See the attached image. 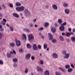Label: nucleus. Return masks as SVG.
Wrapping results in <instances>:
<instances>
[{
    "label": "nucleus",
    "mask_w": 75,
    "mask_h": 75,
    "mask_svg": "<svg viewBox=\"0 0 75 75\" xmlns=\"http://www.w3.org/2000/svg\"><path fill=\"white\" fill-rule=\"evenodd\" d=\"M25 13L27 16H29L31 15L30 12L28 9L25 10Z\"/></svg>",
    "instance_id": "2"
},
{
    "label": "nucleus",
    "mask_w": 75,
    "mask_h": 75,
    "mask_svg": "<svg viewBox=\"0 0 75 75\" xmlns=\"http://www.w3.org/2000/svg\"><path fill=\"white\" fill-rule=\"evenodd\" d=\"M23 31H25V32H27V33H30V29L27 28H23Z\"/></svg>",
    "instance_id": "13"
},
{
    "label": "nucleus",
    "mask_w": 75,
    "mask_h": 75,
    "mask_svg": "<svg viewBox=\"0 0 75 75\" xmlns=\"http://www.w3.org/2000/svg\"><path fill=\"white\" fill-rule=\"evenodd\" d=\"M28 37L29 38V40H31L34 39V36L32 34H30L28 35Z\"/></svg>",
    "instance_id": "3"
},
{
    "label": "nucleus",
    "mask_w": 75,
    "mask_h": 75,
    "mask_svg": "<svg viewBox=\"0 0 75 75\" xmlns=\"http://www.w3.org/2000/svg\"><path fill=\"white\" fill-rule=\"evenodd\" d=\"M31 54L30 53H28L26 54L25 57L26 59H30V57H31Z\"/></svg>",
    "instance_id": "5"
},
{
    "label": "nucleus",
    "mask_w": 75,
    "mask_h": 75,
    "mask_svg": "<svg viewBox=\"0 0 75 75\" xmlns=\"http://www.w3.org/2000/svg\"><path fill=\"white\" fill-rule=\"evenodd\" d=\"M10 47H14L15 46V44H14V43H10Z\"/></svg>",
    "instance_id": "20"
},
{
    "label": "nucleus",
    "mask_w": 75,
    "mask_h": 75,
    "mask_svg": "<svg viewBox=\"0 0 75 75\" xmlns=\"http://www.w3.org/2000/svg\"><path fill=\"white\" fill-rule=\"evenodd\" d=\"M2 24L3 25H6V23H5V22H2Z\"/></svg>",
    "instance_id": "55"
},
{
    "label": "nucleus",
    "mask_w": 75,
    "mask_h": 75,
    "mask_svg": "<svg viewBox=\"0 0 75 75\" xmlns=\"http://www.w3.org/2000/svg\"><path fill=\"white\" fill-rule=\"evenodd\" d=\"M71 35V33H68L66 34V36L67 37H69Z\"/></svg>",
    "instance_id": "29"
},
{
    "label": "nucleus",
    "mask_w": 75,
    "mask_h": 75,
    "mask_svg": "<svg viewBox=\"0 0 75 75\" xmlns=\"http://www.w3.org/2000/svg\"><path fill=\"white\" fill-rule=\"evenodd\" d=\"M59 69H60V70L62 71V72H65V70L62 67H59Z\"/></svg>",
    "instance_id": "24"
},
{
    "label": "nucleus",
    "mask_w": 75,
    "mask_h": 75,
    "mask_svg": "<svg viewBox=\"0 0 75 75\" xmlns=\"http://www.w3.org/2000/svg\"><path fill=\"white\" fill-rule=\"evenodd\" d=\"M71 40H72V41H73L74 42H75V37H72L71 38Z\"/></svg>",
    "instance_id": "35"
},
{
    "label": "nucleus",
    "mask_w": 75,
    "mask_h": 75,
    "mask_svg": "<svg viewBox=\"0 0 75 75\" xmlns=\"http://www.w3.org/2000/svg\"><path fill=\"white\" fill-rule=\"evenodd\" d=\"M55 75H61V73L58 72H56L55 73Z\"/></svg>",
    "instance_id": "25"
},
{
    "label": "nucleus",
    "mask_w": 75,
    "mask_h": 75,
    "mask_svg": "<svg viewBox=\"0 0 75 75\" xmlns=\"http://www.w3.org/2000/svg\"><path fill=\"white\" fill-rule=\"evenodd\" d=\"M13 53L15 55L16 54V52L14 50H13Z\"/></svg>",
    "instance_id": "53"
},
{
    "label": "nucleus",
    "mask_w": 75,
    "mask_h": 75,
    "mask_svg": "<svg viewBox=\"0 0 75 75\" xmlns=\"http://www.w3.org/2000/svg\"><path fill=\"white\" fill-rule=\"evenodd\" d=\"M28 69H27V68H25V74H27L28 73Z\"/></svg>",
    "instance_id": "26"
},
{
    "label": "nucleus",
    "mask_w": 75,
    "mask_h": 75,
    "mask_svg": "<svg viewBox=\"0 0 75 75\" xmlns=\"http://www.w3.org/2000/svg\"><path fill=\"white\" fill-rule=\"evenodd\" d=\"M67 25V22H64L62 25L64 26V25Z\"/></svg>",
    "instance_id": "41"
},
{
    "label": "nucleus",
    "mask_w": 75,
    "mask_h": 75,
    "mask_svg": "<svg viewBox=\"0 0 75 75\" xmlns=\"http://www.w3.org/2000/svg\"><path fill=\"white\" fill-rule=\"evenodd\" d=\"M50 50V48L49 47H47V51H48Z\"/></svg>",
    "instance_id": "64"
},
{
    "label": "nucleus",
    "mask_w": 75,
    "mask_h": 75,
    "mask_svg": "<svg viewBox=\"0 0 75 75\" xmlns=\"http://www.w3.org/2000/svg\"><path fill=\"white\" fill-rule=\"evenodd\" d=\"M52 42H57V40L55 39H53V40H52Z\"/></svg>",
    "instance_id": "44"
},
{
    "label": "nucleus",
    "mask_w": 75,
    "mask_h": 75,
    "mask_svg": "<svg viewBox=\"0 0 75 75\" xmlns=\"http://www.w3.org/2000/svg\"><path fill=\"white\" fill-rule=\"evenodd\" d=\"M33 50L35 51L36 50H38V47H33Z\"/></svg>",
    "instance_id": "37"
},
{
    "label": "nucleus",
    "mask_w": 75,
    "mask_h": 75,
    "mask_svg": "<svg viewBox=\"0 0 75 75\" xmlns=\"http://www.w3.org/2000/svg\"><path fill=\"white\" fill-rule=\"evenodd\" d=\"M2 7L3 8H6V6L4 5V4H2Z\"/></svg>",
    "instance_id": "45"
},
{
    "label": "nucleus",
    "mask_w": 75,
    "mask_h": 75,
    "mask_svg": "<svg viewBox=\"0 0 75 75\" xmlns=\"http://www.w3.org/2000/svg\"><path fill=\"white\" fill-rule=\"evenodd\" d=\"M65 68L66 69H68V68L69 69L70 68V65L68 64H66L65 66Z\"/></svg>",
    "instance_id": "19"
},
{
    "label": "nucleus",
    "mask_w": 75,
    "mask_h": 75,
    "mask_svg": "<svg viewBox=\"0 0 75 75\" xmlns=\"http://www.w3.org/2000/svg\"><path fill=\"white\" fill-rule=\"evenodd\" d=\"M44 30V28H38V30L39 31H41V30Z\"/></svg>",
    "instance_id": "42"
},
{
    "label": "nucleus",
    "mask_w": 75,
    "mask_h": 75,
    "mask_svg": "<svg viewBox=\"0 0 75 75\" xmlns=\"http://www.w3.org/2000/svg\"><path fill=\"white\" fill-rule=\"evenodd\" d=\"M48 36L49 37H50V38L49 39L50 40H52V39L53 38V37L52 36V35L50 33H49L48 34Z\"/></svg>",
    "instance_id": "11"
},
{
    "label": "nucleus",
    "mask_w": 75,
    "mask_h": 75,
    "mask_svg": "<svg viewBox=\"0 0 75 75\" xmlns=\"http://www.w3.org/2000/svg\"><path fill=\"white\" fill-rule=\"evenodd\" d=\"M37 69H38V71L39 72H42V71H43L42 69H41V68L39 67H37Z\"/></svg>",
    "instance_id": "14"
},
{
    "label": "nucleus",
    "mask_w": 75,
    "mask_h": 75,
    "mask_svg": "<svg viewBox=\"0 0 75 75\" xmlns=\"http://www.w3.org/2000/svg\"><path fill=\"white\" fill-rule=\"evenodd\" d=\"M22 36L23 37L25 40H27V36H26V35L24 33L22 34Z\"/></svg>",
    "instance_id": "23"
},
{
    "label": "nucleus",
    "mask_w": 75,
    "mask_h": 75,
    "mask_svg": "<svg viewBox=\"0 0 75 75\" xmlns=\"http://www.w3.org/2000/svg\"><path fill=\"white\" fill-rule=\"evenodd\" d=\"M69 54L68 53H66L65 54L64 56V57L65 59H68L69 58Z\"/></svg>",
    "instance_id": "4"
},
{
    "label": "nucleus",
    "mask_w": 75,
    "mask_h": 75,
    "mask_svg": "<svg viewBox=\"0 0 75 75\" xmlns=\"http://www.w3.org/2000/svg\"><path fill=\"white\" fill-rule=\"evenodd\" d=\"M63 6L64 7H68V4L64 3L63 4Z\"/></svg>",
    "instance_id": "27"
},
{
    "label": "nucleus",
    "mask_w": 75,
    "mask_h": 75,
    "mask_svg": "<svg viewBox=\"0 0 75 75\" xmlns=\"http://www.w3.org/2000/svg\"><path fill=\"white\" fill-rule=\"evenodd\" d=\"M52 8L53 9H54V10H57L58 8V7H57V6L55 4H53L52 6Z\"/></svg>",
    "instance_id": "8"
},
{
    "label": "nucleus",
    "mask_w": 75,
    "mask_h": 75,
    "mask_svg": "<svg viewBox=\"0 0 75 75\" xmlns=\"http://www.w3.org/2000/svg\"><path fill=\"white\" fill-rule=\"evenodd\" d=\"M16 10L18 11H23L24 10V7L23 6H21V7H18L16 8Z\"/></svg>",
    "instance_id": "1"
},
{
    "label": "nucleus",
    "mask_w": 75,
    "mask_h": 75,
    "mask_svg": "<svg viewBox=\"0 0 75 75\" xmlns=\"http://www.w3.org/2000/svg\"><path fill=\"white\" fill-rule=\"evenodd\" d=\"M62 35H65V33H62Z\"/></svg>",
    "instance_id": "58"
},
{
    "label": "nucleus",
    "mask_w": 75,
    "mask_h": 75,
    "mask_svg": "<svg viewBox=\"0 0 75 75\" xmlns=\"http://www.w3.org/2000/svg\"><path fill=\"white\" fill-rule=\"evenodd\" d=\"M10 53H11V54H13V51H11Z\"/></svg>",
    "instance_id": "59"
},
{
    "label": "nucleus",
    "mask_w": 75,
    "mask_h": 75,
    "mask_svg": "<svg viewBox=\"0 0 75 75\" xmlns=\"http://www.w3.org/2000/svg\"><path fill=\"white\" fill-rule=\"evenodd\" d=\"M9 5L10 7L11 8H13V4H9Z\"/></svg>",
    "instance_id": "43"
},
{
    "label": "nucleus",
    "mask_w": 75,
    "mask_h": 75,
    "mask_svg": "<svg viewBox=\"0 0 75 75\" xmlns=\"http://www.w3.org/2000/svg\"><path fill=\"white\" fill-rule=\"evenodd\" d=\"M27 47H31L32 46L31 45H30V43H28L27 45Z\"/></svg>",
    "instance_id": "36"
},
{
    "label": "nucleus",
    "mask_w": 75,
    "mask_h": 75,
    "mask_svg": "<svg viewBox=\"0 0 75 75\" xmlns=\"http://www.w3.org/2000/svg\"><path fill=\"white\" fill-rule=\"evenodd\" d=\"M7 56L8 57H9V58H10V57H11V54L10 53H7Z\"/></svg>",
    "instance_id": "32"
},
{
    "label": "nucleus",
    "mask_w": 75,
    "mask_h": 75,
    "mask_svg": "<svg viewBox=\"0 0 75 75\" xmlns=\"http://www.w3.org/2000/svg\"><path fill=\"white\" fill-rule=\"evenodd\" d=\"M2 37V34L0 32V38H1Z\"/></svg>",
    "instance_id": "56"
},
{
    "label": "nucleus",
    "mask_w": 75,
    "mask_h": 75,
    "mask_svg": "<svg viewBox=\"0 0 75 75\" xmlns=\"http://www.w3.org/2000/svg\"><path fill=\"white\" fill-rule=\"evenodd\" d=\"M13 67H17V63H14L13 64Z\"/></svg>",
    "instance_id": "34"
},
{
    "label": "nucleus",
    "mask_w": 75,
    "mask_h": 75,
    "mask_svg": "<svg viewBox=\"0 0 75 75\" xmlns=\"http://www.w3.org/2000/svg\"><path fill=\"white\" fill-rule=\"evenodd\" d=\"M23 52L24 50L23 49L21 48L19 49V52H20V53H23Z\"/></svg>",
    "instance_id": "18"
},
{
    "label": "nucleus",
    "mask_w": 75,
    "mask_h": 75,
    "mask_svg": "<svg viewBox=\"0 0 75 75\" xmlns=\"http://www.w3.org/2000/svg\"><path fill=\"white\" fill-rule=\"evenodd\" d=\"M59 38L61 41H63L64 40V38H63V37L61 36L59 37Z\"/></svg>",
    "instance_id": "30"
},
{
    "label": "nucleus",
    "mask_w": 75,
    "mask_h": 75,
    "mask_svg": "<svg viewBox=\"0 0 75 75\" xmlns=\"http://www.w3.org/2000/svg\"><path fill=\"white\" fill-rule=\"evenodd\" d=\"M11 31H14V28L12 27H9Z\"/></svg>",
    "instance_id": "33"
},
{
    "label": "nucleus",
    "mask_w": 75,
    "mask_h": 75,
    "mask_svg": "<svg viewBox=\"0 0 75 75\" xmlns=\"http://www.w3.org/2000/svg\"><path fill=\"white\" fill-rule=\"evenodd\" d=\"M3 61L2 60H0V64L1 65H3Z\"/></svg>",
    "instance_id": "40"
},
{
    "label": "nucleus",
    "mask_w": 75,
    "mask_h": 75,
    "mask_svg": "<svg viewBox=\"0 0 75 75\" xmlns=\"http://www.w3.org/2000/svg\"><path fill=\"white\" fill-rule=\"evenodd\" d=\"M58 22L59 24H61L62 23V20H61V19H60L58 20Z\"/></svg>",
    "instance_id": "31"
},
{
    "label": "nucleus",
    "mask_w": 75,
    "mask_h": 75,
    "mask_svg": "<svg viewBox=\"0 0 75 75\" xmlns=\"http://www.w3.org/2000/svg\"><path fill=\"white\" fill-rule=\"evenodd\" d=\"M3 21H4V22H5V23H6V22H7V20H6V19H3Z\"/></svg>",
    "instance_id": "51"
},
{
    "label": "nucleus",
    "mask_w": 75,
    "mask_h": 75,
    "mask_svg": "<svg viewBox=\"0 0 75 75\" xmlns=\"http://www.w3.org/2000/svg\"><path fill=\"white\" fill-rule=\"evenodd\" d=\"M54 25L56 27H58V24H57V23H55Z\"/></svg>",
    "instance_id": "47"
},
{
    "label": "nucleus",
    "mask_w": 75,
    "mask_h": 75,
    "mask_svg": "<svg viewBox=\"0 0 75 75\" xmlns=\"http://www.w3.org/2000/svg\"><path fill=\"white\" fill-rule=\"evenodd\" d=\"M52 57L53 58H57L58 57V55L54 53L52 54Z\"/></svg>",
    "instance_id": "7"
},
{
    "label": "nucleus",
    "mask_w": 75,
    "mask_h": 75,
    "mask_svg": "<svg viewBox=\"0 0 75 75\" xmlns=\"http://www.w3.org/2000/svg\"><path fill=\"white\" fill-rule=\"evenodd\" d=\"M73 31L74 33H75V29H73Z\"/></svg>",
    "instance_id": "60"
},
{
    "label": "nucleus",
    "mask_w": 75,
    "mask_h": 75,
    "mask_svg": "<svg viewBox=\"0 0 75 75\" xmlns=\"http://www.w3.org/2000/svg\"><path fill=\"white\" fill-rule=\"evenodd\" d=\"M67 42H70V40L69 39H67Z\"/></svg>",
    "instance_id": "61"
},
{
    "label": "nucleus",
    "mask_w": 75,
    "mask_h": 75,
    "mask_svg": "<svg viewBox=\"0 0 75 75\" xmlns=\"http://www.w3.org/2000/svg\"><path fill=\"white\" fill-rule=\"evenodd\" d=\"M44 75H50V71L48 70L45 71L44 73Z\"/></svg>",
    "instance_id": "12"
},
{
    "label": "nucleus",
    "mask_w": 75,
    "mask_h": 75,
    "mask_svg": "<svg viewBox=\"0 0 75 75\" xmlns=\"http://www.w3.org/2000/svg\"><path fill=\"white\" fill-rule=\"evenodd\" d=\"M65 12L67 14H69V9H66L65 10Z\"/></svg>",
    "instance_id": "15"
},
{
    "label": "nucleus",
    "mask_w": 75,
    "mask_h": 75,
    "mask_svg": "<svg viewBox=\"0 0 75 75\" xmlns=\"http://www.w3.org/2000/svg\"><path fill=\"white\" fill-rule=\"evenodd\" d=\"M41 37L42 39H44V36L43 35H42L41 36Z\"/></svg>",
    "instance_id": "57"
},
{
    "label": "nucleus",
    "mask_w": 75,
    "mask_h": 75,
    "mask_svg": "<svg viewBox=\"0 0 75 75\" xmlns=\"http://www.w3.org/2000/svg\"><path fill=\"white\" fill-rule=\"evenodd\" d=\"M36 21H37V19H34V20H33V22H35Z\"/></svg>",
    "instance_id": "62"
},
{
    "label": "nucleus",
    "mask_w": 75,
    "mask_h": 75,
    "mask_svg": "<svg viewBox=\"0 0 75 75\" xmlns=\"http://www.w3.org/2000/svg\"><path fill=\"white\" fill-rule=\"evenodd\" d=\"M13 61L14 62H18V59L17 58H14L13 59Z\"/></svg>",
    "instance_id": "22"
},
{
    "label": "nucleus",
    "mask_w": 75,
    "mask_h": 75,
    "mask_svg": "<svg viewBox=\"0 0 75 75\" xmlns=\"http://www.w3.org/2000/svg\"><path fill=\"white\" fill-rule=\"evenodd\" d=\"M71 66L72 68H74V65H73V64H71Z\"/></svg>",
    "instance_id": "49"
},
{
    "label": "nucleus",
    "mask_w": 75,
    "mask_h": 75,
    "mask_svg": "<svg viewBox=\"0 0 75 75\" xmlns=\"http://www.w3.org/2000/svg\"><path fill=\"white\" fill-rule=\"evenodd\" d=\"M4 30V29H3V28L2 29V28H1V31H3Z\"/></svg>",
    "instance_id": "63"
},
{
    "label": "nucleus",
    "mask_w": 75,
    "mask_h": 75,
    "mask_svg": "<svg viewBox=\"0 0 75 75\" xmlns=\"http://www.w3.org/2000/svg\"><path fill=\"white\" fill-rule=\"evenodd\" d=\"M72 71H73V69L71 68H69L67 70L68 72H71Z\"/></svg>",
    "instance_id": "17"
},
{
    "label": "nucleus",
    "mask_w": 75,
    "mask_h": 75,
    "mask_svg": "<svg viewBox=\"0 0 75 75\" xmlns=\"http://www.w3.org/2000/svg\"><path fill=\"white\" fill-rule=\"evenodd\" d=\"M16 44L17 46V47H19V46H20L21 45V42L20 41H19L16 42Z\"/></svg>",
    "instance_id": "9"
},
{
    "label": "nucleus",
    "mask_w": 75,
    "mask_h": 75,
    "mask_svg": "<svg viewBox=\"0 0 75 75\" xmlns=\"http://www.w3.org/2000/svg\"><path fill=\"white\" fill-rule=\"evenodd\" d=\"M63 54H64V55H65V54H67V51L64 50L63 51Z\"/></svg>",
    "instance_id": "39"
},
{
    "label": "nucleus",
    "mask_w": 75,
    "mask_h": 75,
    "mask_svg": "<svg viewBox=\"0 0 75 75\" xmlns=\"http://www.w3.org/2000/svg\"><path fill=\"white\" fill-rule=\"evenodd\" d=\"M31 58L32 60H34L35 59V57L33 56H32Z\"/></svg>",
    "instance_id": "46"
},
{
    "label": "nucleus",
    "mask_w": 75,
    "mask_h": 75,
    "mask_svg": "<svg viewBox=\"0 0 75 75\" xmlns=\"http://www.w3.org/2000/svg\"><path fill=\"white\" fill-rule=\"evenodd\" d=\"M51 31L53 33H55L56 31V28H52Z\"/></svg>",
    "instance_id": "16"
},
{
    "label": "nucleus",
    "mask_w": 75,
    "mask_h": 75,
    "mask_svg": "<svg viewBox=\"0 0 75 75\" xmlns=\"http://www.w3.org/2000/svg\"><path fill=\"white\" fill-rule=\"evenodd\" d=\"M59 29L61 31H63L65 30V28L64 26L62 25L60 27H59Z\"/></svg>",
    "instance_id": "6"
},
{
    "label": "nucleus",
    "mask_w": 75,
    "mask_h": 75,
    "mask_svg": "<svg viewBox=\"0 0 75 75\" xmlns=\"http://www.w3.org/2000/svg\"><path fill=\"white\" fill-rule=\"evenodd\" d=\"M33 47H37V45H36V44H34L33 45Z\"/></svg>",
    "instance_id": "50"
},
{
    "label": "nucleus",
    "mask_w": 75,
    "mask_h": 75,
    "mask_svg": "<svg viewBox=\"0 0 75 75\" xmlns=\"http://www.w3.org/2000/svg\"><path fill=\"white\" fill-rule=\"evenodd\" d=\"M45 27H48L49 26V23L47 22L46 23H45Z\"/></svg>",
    "instance_id": "21"
},
{
    "label": "nucleus",
    "mask_w": 75,
    "mask_h": 75,
    "mask_svg": "<svg viewBox=\"0 0 75 75\" xmlns=\"http://www.w3.org/2000/svg\"><path fill=\"white\" fill-rule=\"evenodd\" d=\"M40 64L41 65H42L44 64V62L42 60H40Z\"/></svg>",
    "instance_id": "38"
},
{
    "label": "nucleus",
    "mask_w": 75,
    "mask_h": 75,
    "mask_svg": "<svg viewBox=\"0 0 75 75\" xmlns=\"http://www.w3.org/2000/svg\"><path fill=\"white\" fill-rule=\"evenodd\" d=\"M30 27H33V24H31V23H30Z\"/></svg>",
    "instance_id": "52"
},
{
    "label": "nucleus",
    "mask_w": 75,
    "mask_h": 75,
    "mask_svg": "<svg viewBox=\"0 0 75 75\" xmlns=\"http://www.w3.org/2000/svg\"><path fill=\"white\" fill-rule=\"evenodd\" d=\"M16 6H21V4L19 2H17L16 4Z\"/></svg>",
    "instance_id": "28"
},
{
    "label": "nucleus",
    "mask_w": 75,
    "mask_h": 75,
    "mask_svg": "<svg viewBox=\"0 0 75 75\" xmlns=\"http://www.w3.org/2000/svg\"><path fill=\"white\" fill-rule=\"evenodd\" d=\"M13 16L15 17H16V18H19V16L18 14L17 13H14L13 14Z\"/></svg>",
    "instance_id": "10"
},
{
    "label": "nucleus",
    "mask_w": 75,
    "mask_h": 75,
    "mask_svg": "<svg viewBox=\"0 0 75 75\" xmlns=\"http://www.w3.org/2000/svg\"><path fill=\"white\" fill-rule=\"evenodd\" d=\"M69 31L70 32H71V31H72V29H71V28H69Z\"/></svg>",
    "instance_id": "54"
},
{
    "label": "nucleus",
    "mask_w": 75,
    "mask_h": 75,
    "mask_svg": "<svg viewBox=\"0 0 75 75\" xmlns=\"http://www.w3.org/2000/svg\"><path fill=\"white\" fill-rule=\"evenodd\" d=\"M44 47H47V44L46 43L44 45Z\"/></svg>",
    "instance_id": "48"
}]
</instances>
